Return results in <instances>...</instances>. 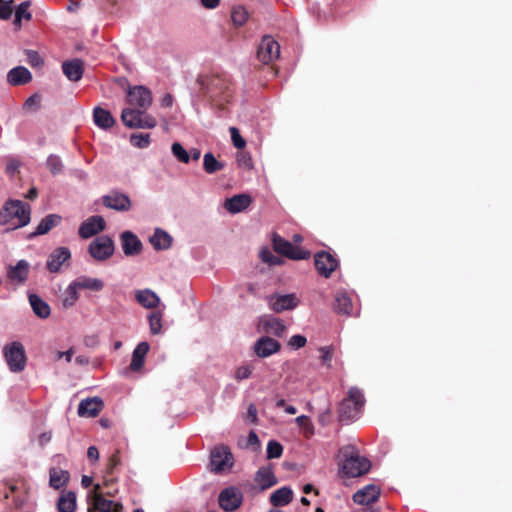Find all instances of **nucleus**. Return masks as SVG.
Returning <instances> with one entry per match:
<instances>
[{
    "label": "nucleus",
    "instance_id": "6",
    "mask_svg": "<svg viewBox=\"0 0 512 512\" xmlns=\"http://www.w3.org/2000/svg\"><path fill=\"white\" fill-rule=\"evenodd\" d=\"M4 356L12 372H20L25 368L26 356L20 342H12L4 347Z\"/></svg>",
    "mask_w": 512,
    "mask_h": 512
},
{
    "label": "nucleus",
    "instance_id": "57",
    "mask_svg": "<svg viewBox=\"0 0 512 512\" xmlns=\"http://www.w3.org/2000/svg\"><path fill=\"white\" fill-rule=\"evenodd\" d=\"M73 354H74V350H73V348H70L64 352H58L57 358L58 359L64 358L66 360V362H71Z\"/></svg>",
    "mask_w": 512,
    "mask_h": 512
},
{
    "label": "nucleus",
    "instance_id": "22",
    "mask_svg": "<svg viewBox=\"0 0 512 512\" xmlns=\"http://www.w3.org/2000/svg\"><path fill=\"white\" fill-rule=\"evenodd\" d=\"M251 203L252 198L248 194H236L225 200L224 208L231 214H237L246 210Z\"/></svg>",
    "mask_w": 512,
    "mask_h": 512
},
{
    "label": "nucleus",
    "instance_id": "62",
    "mask_svg": "<svg viewBox=\"0 0 512 512\" xmlns=\"http://www.w3.org/2000/svg\"><path fill=\"white\" fill-rule=\"evenodd\" d=\"M190 158H192L194 161H198L201 157V151L198 148H192L189 151Z\"/></svg>",
    "mask_w": 512,
    "mask_h": 512
},
{
    "label": "nucleus",
    "instance_id": "1",
    "mask_svg": "<svg viewBox=\"0 0 512 512\" xmlns=\"http://www.w3.org/2000/svg\"><path fill=\"white\" fill-rule=\"evenodd\" d=\"M31 216L30 206L21 200H9L0 210V225L7 226V230H15L29 224Z\"/></svg>",
    "mask_w": 512,
    "mask_h": 512
},
{
    "label": "nucleus",
    "instance_id": "35",
    "mask_svg": "<svg viewBox=\"0 0 512 512\" xmlns=\"http://www.w3.org/2000/svg\"><path fill=\"white\" fill-rule=\"evenodd\" d=\"M334 309L336 313L342 315H352L353 314V305L352 300L348 296L346 292H339L335 298V306Z\"/></svg>",
    "mask_w": 512,
    "mask_h": 512
},
{
    "label": "nucleus",
    "instance_id": "24",
    "mask_svg": "<svg viewBox=\"0 0 512 512\" xmlns=\"http://www.w3.org/2000/svg\"><path fill=\"white\" fill-rule=\"evenodd\" d=\"M100 486L95 485V492L93 496V505L99 512H121L122 505L119 502L105 499L98 490Z\"/></svg>",
    "mask_w": 512,
    "mask_h": 512
},
{
    "label": "nucleus",
    "instance_id": "64",
    "mask_svg": "<svg viewBox=\"0 0 512 512\" xmlns=\"http://www.w3.org/2000/svg\"><path fill=\"white\" fill-rule=\"evenodd\" d=\"M74 175L80 180H85L88 176L84 170H80V169L75 170Z\"/></svg>",
    "mask_w": 512,
    "mask_h": 512
},
{
    "label": "nucleus",
    "instance_id": "27",
    "mask_svg": "<svg viewBox=\"0 0 512 512\" xmlns=\"http://www.w3.org/2000/svg\"><path fill=\"white\" fill-rule=\"evenodd\" d=\"M31 79V72L24 66L14 67L7 74V82L13 86L24 85Z\"/></svg>",
    "mask_w": 512,
    "mask_h": 512
},
{
    "label": "nucleus",
    "instance_id": "61",
    "mask_svg": "<svg viewBox=\"0 0 512 512\" xmlns=\"http://www.w3.org/2000/svg\"><path fill=\"white\" fill-rule=\"evenodd\" d=\"M160 105L162 107H171L173 105V97L171 94H165L161 100Z\"/></svg>",
    "mask_w": 512,
    "mask_h": 512
},
{
    "label": "nucleus",
    "instance_id": "10",
    "mask_svg": "<svg viewBox=\"0 0 512 512\" xmlns=\"http://www.w3.org/2000/svg\"><path fill=\"white\" fill-rule=\"evenodd\" d=\"M257 55L261 62L268 64L278 59L280 55V45L272 36L266 35L262 38Z\"/></svg>",
    "mask_w": 512,
    "mask_h": 512
},
{
    "label": "nucleus",
    "instance_id": "25",
    "mask_svg": "<svg viewBox=\"0 0 512 512\" xmlns=\"http://www.w3.org/2000/svg\"><path fill=\"white\" fill-rule=\"evenodd\" d=\"M136 301L146 309L156 308L160 303L159 296L151 289H140L135 291Z\"/></svg>",
    "mask_w": 512,
    "mask_h": 512
},
{
    "label": "nucleus",
    "instance_id": "48",
    "mask_svg": "<svg viewBox=\"0 0 512 512\" xmlns=\"http://www.w3.org/2000/svg\"><path fill=\"white\" fill-rule=\"evenodd\" d=\"M14 9L13 0H0V19L8 20Z\"/></svg>",
    "mask_w": 512,
    "mask_h": 512
},
{
    "label": "nucleus",
    "instance_id": "18",
    "mask_svg": "<svg viewBox=\"0 0 512 512\" xmlns=\"http://www.w3.org/2000/svg\"><path fill=\"white\" fill-rule=\"evenodd\" d=\"M71 258V252L67 247H59L48 256L46 268L51 273H57L62 265Z\"/></svg>",
    "mask_w": 512,
    "mask_h": 512
},
{
    "label": "nucleus",
    "instance_id": "53",
    "mask_svg": "<svg viewBox=\"0 0 512 512\" xmlns=\"http://www.w3.org/2000/svg\"><path fill=\"white\" fill-rule=\"evenodd\" d=\"M237 161L240 166L246 167L247 169L253 168L252 158L249 153L241 152L237 156Z\"/></svg>",
    "mask_w": 512,
    "mask_h": 512
},
{
    "label": "nucleus",
    "instance_id": "58",
    "mask_svg": "<svg viewBox=\"0 0 512 512\" xmlns=\"http://www.w3.org/2000/svg\"><path fill=\"white\" fill-rule=\"evenodd\" d=\"M248 443H249V445L254 446V447L260 446V440L254 431L249 432Z\"/></svg>",
    "mask_w": 512,
    "mask_h": 512
},
{
    "label": "nucleus",
    "instance_id": "26",
    "mask_svg": "<svg viewBox=\"0 0 512 512\" xmlns=\"http://www.w3.org/2000/svg\"><path fill=\"white\" fill-rule=\"evenodd\" d=\"M64 75L73 82L79 81L83 76V62L80 59H72L62 64Z\"/></svg>",
    "mask_w": 512,
    "mask_h": 512
},
{
    "label": "nucleus",
    "instance_id": "63",
    "mask_svg": "<svg viewBox=\"0 0 512 512\" xmlns=\"http://www.w3.org/2000/svg\"><path fill=\"white\" fill-rule=\"evenodd\" d=\"M75 363L78 365H87L89 363V358L85 355H78L75 358Z\"/></svg>",
    "mask_w": 512,
    "mask_h": 512
},
{
    "label": "nucleus",
    "instance_id": "34",
    "mask_svg": "<svg viewBox=\"0 0 512 512\" xmlns=\"http://www.w3.org/2000/svg\"><path fill=\"white\" fill-rule=\"evenodd\" d=\"M74 280L79 290L100 292L104 288V282L100 278H93L86 275H81Z\"/></svg>",
    "mask_w": 512,
    "mask_h": 512
},
{
    "label": "nucleus",
    "instance_id": "8",
    "mask_svg": "<svg viewBox=\"0 0 512 512\" xmlns=\"http://www.w3.org/2000/svg\"><path fill=\"white\" fill-rule=\"evenodd\" d=\"M211 470L215 473L231 468L233 465V455L227 446L221 445L215 447L210 454Z\"/></svg>",
    "mask_w": 512,
    "mask_h": 512
},
{
    "label": "nucleus",
    "instance_id": "47",
    "mask_svg": "<svg viewBox=\"0 0 512 512\" xmlns=\"http://www.w3.org/2000/svg\"><path fill=\"white\" fill-rule=\"evenodd\" d=\"M266 453L268 459L279 458L283 453V447L278 441L270 440L267 444Z\"/></svg>",
    "mask_w": 512,
    "mask_h": 512
},
{
    "label": "nucleus",
    "instance_id": "7",
    "mask_svg": "<svg viewBox=\"0 0 512 512\" xmlns=\"http://www.w3.org/2000/svg\"><path fill=\"white\" fill-rule=\"evenodd\" d=\"M114 242L111 237L101 235L92 240L89 244V254L97 261H105L114 253Z\"/></svg>",
    "mask_w": 512,
    "mask_h": 512
},
{
    "label": "nucleus",
    "instance_id": "60",
    "mask_svg": "<svg viewBox=\"0 0 512 512\" xmlns=\"http://www.w3.org/2000/svg\"><path fill=\"white\" fill-rule=\"evenodd\" d=\"M87 457L91 460H98L99 459V451L95 446H90L87 450Z\"/></svg>",
    "mask_w": 512,
    "mask_h": 512
},
{
    "label": "nucleus",
    "instance_id": "51",
    "mask_svg": "<svg viewBox=\"0 0 512 512\" xmlns=\"http://www.w3.org/2000/svg\"><path fill=\"white\" fill-rule=\"evenodd\" d=\"M306 343H307L306 337L303 335H300V334L293 335L288 341L289 347L294 350L304 347L306 345Z\"/></svg>",
    "mask_w": 512,
    "mask_h": 512
},
{
    "label": "nucleus",
    "instance_id": "45",
    "mask_svg": "<svg viewBox=\"0 0 512 512\" xmlns=\"http://www.w3.org/2000/svg\"><path fill=\"white\" fill-rule=\"evenodd\" d=\"M172 155L181 163L187 164L190 161L189 152L179 142H174L171 146Z\"/></svg>",
    "mask_w": 512,
    "mask_h": 512
},
{
    "label": "nucleus",
    "instance_id": "36",
    "mask_svg": "<svg viewBox=\"0 0 512 512\" xmlns=\"http://www.w3.org/2000/svg\"><path fill=\"white\" fill-rule=\"evenodd\" d=\"M293 491L291 488L284 486L275 490L270 496V502L273 506H285L292 500Z\"/></svg>",
    "mask_w": 512,
    "mask_h": 512
},
{
    "label": "nucleus",
    "instance_id": "52",
    "mask_svg": "<svg viewBox=\"0 0 512 512\" xmlns=\"http://www.w3.org/2000/svg\"><path fill=\"white\" fill-rule=\"evenodd\" d=\"M261 260L270 265H278L280 264V259L273 255V253L269 249H263L260 251Z\"/></svg>",
    "mask_w": 512,
    "mask_h": 512
},
{
    "label": "nucleus",
    "instance_id": "13",
    "mask_svg": "<svg viewBox=\"0 0 512 512\" xmlns=\"http://www.w3.org/2000/svg\"><path fill=\"white\" fill-rule=\"evenodd\" d=\"M280 349V342L269 336L259 337L252 346L253 353L259 358H268L278 353Z\"/></svg>",
    "mask_w": 512,
    "mask_h": 512
},
{
    "label": "nucleus",
    "instance_id": "4",
    "mask_svg": "<svg viewBox=\"0 0 512 512\" xmlns=\"http://www.w3.org/2000/svg\"><path fill=\"white\" fill-rule=\"evenodd\" d=\"M147 110L128 107L121 112L123 124L131 129H152L156 127V119L146 113Z\"/></svg>",
    "mask_w": 512,
    "mask_h": 512
},
{
    "label": "nucleus",
    "instance_id": "46",
    "mask_svg": "<svg viewBox=\"0 0 512 512\" xmlns=\"http://www.w3.org/2000/svg\"><path fill=\"white\" fill-rule=\"evenodd\" d=\"M130 143L134 147H137L140 149L147 148L150 144V134L149 133L132 134L130 136Z\"/></svg>",
    "mask_w": 512,
    "mask_h": 512
},
{
    "label": "nucleus",
    "instance_id": "56",
    "mask_svg": "<svg viewBox=\"0 0 512 512\" xmlns=\"http://www.w3.org/2000/svg\"><path fill=\"white\" fill-rule=\"evenodd\" d=\"M247 419L251 423H255L257 421V408L254 404H250L247 409Z\"/></svg>",
    "mask_w": 512,
    "mask_h": 512
},
{
    "label": "nucleus",
    "instance_id": "37",
    "mask_svg": "<svg viewBox=\"0 0 512 512\" xmlns=\"http://www.w3.org/2000/svg\"><path fill=\"white\" fill-rule=\"evenodd\" d=\"M76 494L73 491H65L57 501L58 512H75Z\"/></svg>",
    "mask_w": 512,
    "mask_h": 512
},
{
    "label": "nucleus",
    "instance_id": "32",
    "mask_svg": "<svg viewBox=\"0 0 512 512\" xmlns=\"http://www.w3.org/2000/svg\"><path fill=\"white\" fill-rule=\"evenodd\" d=\"M61 220L62 217L58 214L45 216L37 225L35 231L30 234V238L47 234L53 227L58 225Z\"/></svg>",
    "mask_w": 512,
    "mask_h": 512
},
{
    "label": "nucleus",
    "instance_id": "5",
    "mask_svg": "<svg viewBox=\"0 0 512 512\" xmlns=\"http://www.w3.org/2000/svg\"><path fill=\"white\" fill-rule=\"evenodd\" d=\"M126 101L131 107L148 110L152 105L153 97L147 87L135 85L128 87Z\"/></svg>",
    "mask_w": 512,
    "mask_h": 512
},
{
    "label": "nucleus",
    "instance_id": "42",
    "mask_svg": "<svg viewBox=\"0 0 512 512\" xmlns=\"http://www.w3.org/2000/svg\"><path fill=\"white\" fill-rule=\"evenodd\" d=\"M249 13L245 7L238 5L232 8L231 19L235 26H243L248 20Z\"/></svg>",
    "mask_w": 512,
    "mask_h": 512
},
{
    "label": "nucleus",
    "instance_id": "41",
    "mask_svg": "<svg viewBox=\"0 0 512 512\" xmlns=\"http://www.w3.org/2000/svg\"><path fill=\"white\" fill-rule=\"evenodd\" d=\"M31 5L30 1H24L18 5L15 10L14 24L16 26H21V22L23 19L30 20L32 15L29 11V7Z\"/></svg>",
    "mask_w": 512,
    "mask_h": 512
},
{
    "label": "nucleus",
    "instance_id": "17",
    "mask_svg": "<svg viewBox=\"0 0 512 512\" xmlns=\"http://www.w3.org/2000/svg\"><path fill=\"white\" fill-rule=\"evenodd\" d=\"M120 241L123 253L126 256L138 255L143 249L141 240L131 231L127 230L122 232L120 235Z\"/></svg>",
    "mask_w": 512,
    "mask_h": 512
},
{
    "label": "nucleus",
    "instance_id": "3",
    "mask_svg": "<svg viewBox=\"0 0 512 512\" xmlns=\"http://www.w3.org/2000/svg\"><path fill=\"white\" fill-rule=\"evenodd\" d=\"M344 456V460L341 464L340 470L348 477H359L367 473L370 469V461L363 456H359L354 452L352 446L343 447L340 450Z\"/></svg>",
    "mask_w": 512,
    "mask_h": 512
},
{
    "label": "nucleus",
    "instance_id": "49",
    "mask_svg": "<svg viewBox=\"0 0 512 512\" xmlns=\"http://www.w3.org/2000/svg\"><path fill=\"white\" fill-rule=\"evenodd\" d=\"M253 367L250 364H243L239 366L235 371V379L237 381H243L251 377Z\"/></svg>",
    "mask_w": 512,
    "mask_h": 512
},
{
    "label": "nucleus",
    "instance_id": "31",
    "mask_svg": "<svg viewBox=\"0 0 512 512\" xmlns=\"http://www.w3.org/2000/svg\"><path fill=\"white\" fill-rule=\"evenodd\" d=\"M255 482L261 490L268 489L277 483L276 476L271 467H261L256 473Z\"/></svg>",
    "mask_w": 512,
    "mask_h": 512
},
{
    "label": "nucleus",
    "instance_id": "2",
    "mask_svg": "<svg viewBox=\"0 0 512 512\" xmlns=\"http://www.w3.org/2000/svg\"><path fill=\"white\" fill-rule=\"evenodd\" d=\"M365 404V397L357 387H351L346 398L339 407V418L342 422H351L358 419Z\"/></svg>",
    "mask_w": 512,
    "mask_h": 512
},
{
    "label": "nucleus",
    "instance_id": "14",
    "mask_svg": "<svg viewBox=\"0 0 512 512\" xmlns=\"http://www.w3.org/2000/svg\"><path fill=\"white\" fill-rule=\"evenodd\" d=\"M267 301L270 308L277 313L293 310L299 304L295 294H272L267 297Z\"/></svg>",
    "mask_w": 512,
    "mask_h": 512
},
{
    "label": "nucleus",
    "instance_id": "50",
    "mask_svg": "<svg viewBox=\"0 0 512 512\" xmlns=\"http://www.w3.org/2000/svg\"><path fill=\"white\" fill-rule=\"evenodd\" d=\"M229 131L231 134V140L233 142V145L238 149L244 148L246 145V141L240 135L239 130L236 127H230Z\"/></svg>",
    "mask_w": 512,
    "mask_h": 512
},
{
    "label": "nucleus",
    "instance_id": "44",
    "mask_svg": "<svg viewBox=\"0 0 512 512\" xmlns=\"http://www.w3.org/2000/svg\"><path fill=\"white\" fill-rule=\"evenodd\" d=\"M148 321L151 334L158 335L162 332V314L160 312H151Z\"/></svg>",
    "mask_w": 512,
    "mask_h": 512
},
{
    "label": "nucleus",
    "instance_id": "12",
    "mask_svg": "<svg viewBox=\"0 0 512 512\" xmlns=\"http://www.w3.org/2000/svg\"><path fill=\"white\" fill-rule=\"evenodd\" d=\"M315 267L324 278H329L339 266L335 256L326 251H319L314 255Z\"/></svg>",
    "mask_w": 512,
    "mask_h": 512
},
{
    "label": "nucleus",
    "instance_id": "11",
    "mask_svg": "<svg viewBox=\"0 0 512 512\" xmlns=\"http://www.w3.org/2000/svg\"><path fill=\"white\" fill-rule=\"evenodd\" d=\"M102 203L105 207L118 211L126 212L130 210L132 203L129 196L117 190H112L102 197Z\"/></svg>",
    "mask_w": 512,
    "mask_h": 512
},
{
    "label": "nucleus",
    "instance_id": "16",
    "mask_svg": "<svg viewBox=\"0 0 512 512\" xmlns=\"http://www.w3.org/2000/svg\"><path fill=\"white\" fill-rule=\"evenodd\" d=\"M106 223L102 216L94 215L82 222L78 234L82 239H89L105 229Z\"/></svg>",
    "mask_w": 512,
    "mask_h": 512
},
{
    "label": "nucleus",
    "instance_id": "30",
    "mask_svg": "<svg viewBox=\"0 0 512 512\" xmlns=\"http://www.w3.org/2000/svg\"><path fill=\"white\" fill-rule=\"evenodd\" d=\"M93 121L98 128L103 130H107L115 124V119L112 114L101 107H95L93 109Z\"/></svg>",
    "mask_w": 512,
    "mask_h": 512
},
{
    "label": "nucleus",
    "instance_id": "28",
    "mask_svg": "<svg viewBox=\"0 0 512 512\" xmlns=\"http://www.w3.org/2000/svg\"><path fill=\"white\" fill-rule=\"evenodd\" d=\"M171 235L161 228H156L149 241L156 251L167 250L172 245Z\"/></svg>",
    "mask_w": 512,
    "mask_h": 512
},
{
    "label": "nucleus",
    "instance_id": "40",
    "mask_svg": "<svg viewBox=\"0 0 512 512\" xmlns=\"http://www.w3.org/2000/svg\"><path fill=\"white\" fill-rule=\"evenodd\" d=\"M203 168L206 173L213 174L217 171H220L224 168V164L218 161L213 153L208 152L204 154L203 157Z\"/></svg>",
    "mask_w": 512,
    "mask_h": 512
},
{
    "label": "nucleus",
    "instance_id": "9",
    "mask_svg": "<svg viewBox=\"0 0 512 512\" xmlns=\"http://www.w3.org/2000/svg\"><path fill=\"white\" fill-rule=\"evenodd\" d=\"M218 500L224 511L233 512L241 506L243 494L236 487H228L220 492Z\"/></svg>",
    "mask_w": 512,
    "mask_h": 512
},
{
    "label": "nucleus",
    "instance_id": "15",
    "mask_svg": "<svg viewBox=\"0 0 512 512\" xmlns=\"http://www.w3.org/2000/svg\"><path fill=\"white\" fill-rule=\"evenodd\" d=\"M273 246L274 250L277 253L283 254L290 259L294 260H302L307 259L309 257V253L307 251L301 250L295 246H293L289 241L275 236L273 238Z\"/></svg>",
    "mask_w": 512,
    "mask_h": 512
},
{
    "label": "nucleus",
    "instance_id": "21",
    "mask_svg": "<svg viewBox=\"0 0 512 512\" xmlns=\"http://www.w3.org/2000/svg\"><path fill=\"white\" fill-rule=\"evenodd\" d=\"M103 408V401L99 397L82 399L78 405V415L81 417H95Z\"/></svg>",
    "mask_w": 512,
    "mask_h": 512
},
{
    "label": "nucleus",
    "instance_id": "19",
    "mask_svg": "<svg viewBox=\"0 0 512 512\" xmlns=\"http://www.w3.org/2000/svg\"><path fill=\"white\" fill-rule=\"evenodd\" d=\"M29 270V262L21 259L16 263V265L8 267L7 278L14 284H23L28 279Z\"/></svg>",
    "mask_w": 512,
    "mask_h": 512
},
{
    "label": "nucleus",
    "instance_id": "23",
    "mask_svg": "<svg viewBox=\"0 0 512 512\" xmlns=\"http://www.w3.org/2000/svg\"><path fill=\"white\" fill-rule=\"evenodd\" d=\"M149 349L150 345L146 341H142L137 344L132 352V359L129 365V370L132 372H139L142 370Z\"/></svg>",
    "mask_w": 512,
    "mask_h": 512
},
{
    "label": "nucleus",
    "instance_id": "20",
    "mask_svg": "<svg viewBox=\"0 0 512 512\" xmlns=\"http://www.w3.org/2000/svg\"><path fill=\"white\" fill-rule=\"evenodd\" d=\"M380 496V488L374 484H368L359 489L353 495V501L359 505H369Z\"/></svg>",
    "mask_w": 512,
    "mask_h": 512
},
{
    "label": "nucleus",
    "instance_id": "39",
    "mask_svg": "<svg viewBox=\"0 0 512 512\" xmlns=\"http://www.w3.org/2000/svg\"><path fill=\"white\" fill-rule=\"evenodd\" d=\"M264 330L276 337H282L286 332V326L284 322L278 318H270L263 324Z\"/></svg>",
    "mask_w": 512,
    "mask_h": 512
},
{
    "label": "nucleus",
    "instance_id": "29",
    "mask_svg": "<svg viewBox=\"0 0 512 512\" xmlns=\"http://www.w3.org/2000/svg\"><path fill=\"white\" fill-rule=\"evenodd\" d=\"M28 300L30 303V306L36 316H38L41 319H46L51 314V308L49 304L43 300L40 296L34 293L28 294Z\"/></svg>",
    "mask_w": 512,
    "mask_h": 512
},
{
    "label": "nucleus",
    "instance_id": "43",
    "mask_svg": "<svg viewBox=\"0 0 512 512\" xmlns=\"http://www.w3.org/2000/svg\"><path fill=\"white\" fill-rule=\"evenodd\" d=\"M46 166L52 175H58L62 173L64 164L60 156L56 154H50L46 160Z\"/></svg>",
    "mask_w": 512,
    "mask_h": 512
},
{
    "label": "nucleus",
    "instance_id": "59",
    "mask_svg": "<svg viewBox=\"0 0 512 512\" xmlns=\"http://www.w3.org/2000/svg\"><path fill=\"white\" fill-rule=\"evenodd\" d=\"M203 7L206 9H215L219 6L220 0H200Z\"/></svg>",
    "mask_w": 512,
    "mask_h": 512
},
{
    "label": "nucleus",
    "instance_id": "38",
    "mask_svg": "<svg viewBox=\"0 0 512 512\" xmlns=\"http://www.w3.org/2000/svg\"><path fill=\"white\" fill-rule=\"evenodd\" d=\"M69 481V473L67 471L51 468L49 471V484L54 489H60L66 486Z\"/></svg>",
    "mask_w": 512,
    "mask_h": 512
},
{
    "label": "nucleus",
    "instance_id": "55",
    "mask_svg": "<svg viewBox=\"0 0 512 512\" xmlns=\"http://www.w3.org/2000/svg\"><path fill=\"white\" fill-rule=\"evenodd\" d=\"M319 351L321 352V360H322L323 364H325L326 366H330L331 360H332V355H333V351H332L331 347L324 346V347H321L319 349Z\"/></svg>",
    "mask_w": 512,
    "mask_h": 512
},
{
    "label": "nucleus",
    "instance_id": "54",
    "mask_svg": "<svg viewBox=\"0 0 512 512\" xmlns=\"http://www.w3.org/2000/svg\"><path fill=\"white\" fill-rule=\"evenodd\" d=\"M26 54H27V58H28L29 63L33 67H38V66L43 64V59L41 58V56L39 55V53L37 51L28 50L26 52Z\"/></svg>",
    "mask_w": 512,
    "mask_h": 512
},
{
    "label": "nucleus",
    "instance_id": "33",
    "mask_svg": "<svg viewBox=\"0 0 512 512\" xmlns=\"http://www.w3.org/2000/svg\"><path fill=\"white\" fill-rule=\"evenodd\" d=\"M79 288L75 282V280H72L66 289L64 290L62 297H61V304L62 307L65 309L72 308L77 301L79 300Z\"/></svg>",
    "mask_w": 512,
    "mask_h": 512
}]
</instances>
